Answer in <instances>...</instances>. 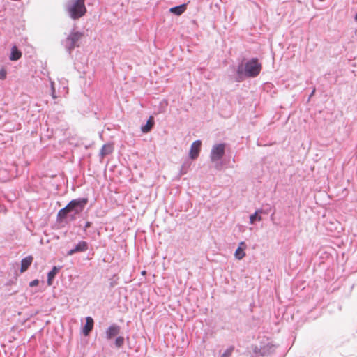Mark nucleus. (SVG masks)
Segmentation results:
<instances>
[{"instance_id": "nucleus-1", "label": "nucleus", "mask_w": 357, "mask_h": 357, "mask_svg": "<svg viewBox=\"0 0 357 357\" xmlns=\"http://www.w3.org/2000/svg\"><path fill=\"white\" fill-rule=\"evenodd\" d=\"M89 199L86 197L72 199L63 208L60 209L56 215L58 222H65L67 218L70 221H75L77 215H79L88 204Z\"/></svg>"}, {"instance_id": "nucleus-2", "label": "nucleus", "mask_w": 357, "mask_h": 357, "mask_svg": "<svg viewBox=\"0 0 357 357\" xmlns=\"http://www.w3.org/2000/svg\"><path fill=\"white\" fill-rule=\"evenodd\" d=\"M262 69V65L257 58H252L245 62L238 65L236 70L234 81L242 82L245 78H254L258 76Z\"/></svg>"}, {"instance_id": "nucleus-3", "label": "nucleus", "mask_w": 357, "mask_h": 357, "mask_svg": "<svg viewBox=\"0 0 357 357\" xmlns=\"http://www.w3.org/2000/svg\"><path fill=\"white\" fill-rule=\"evenodd\" d=\"M252 348L251 357H267L275 351L276 345L268 339H263L259 345H252Z\"/></svg>"}, {"instance_id": "nucleus-4", "label": "nucleus", "mask_w": 357, "mask_h": 357, "mask_svg": "<svg viewBox=\"0 0 357 357\" xmlns=\"http://www.w3.org/2000/svg\"><path fill=\"white\" fill-rule=\"evenodd\" d=\"M84 2L85 0H71L68 2L66 10L72 19L77 20L85 15L86 8Z\"/></svg>"}, {"instance_id": "nucleus-5", "label": "nucleus", "mask_w": 357, "mask_h": 357, "mask_svg": "<svg viewBox=\"0 0 357 357\" xmlns=\"http://www.w3.org/2000/svg\"><path fill=\"white\" fill-rule=\"evenodd\" d=\"M83 36V33L73 30L68 37L63 40L62 44L70 56L72 55V52L75 47H79V42Z\"/></svg>"}, {"instance_id": "nucleus-6", "label": "nucleus", "mask_w": 357, "mask_h": 357, "mask_svg": "<svg viewBox=\"0 0 357 357\" xmlns=\"http://www.w3.org/2000/svg\"><path fill=\"white\" fill-rule=\"evenodd\" d=\"M225 143L215 144L213 146L210 153V158L213 162H218L222 159L225 153Z\"/></svg>"}, {"instance_id": "nucleus-7", "label": "nucleus", "mask_w": 357, "mask_h": 357, "mask_svg": "<svg viewBox=\"0 0 357 357\" xmlns=\"http://www.w3.org/2000/svg\"><path fill=\"white\" fill-rule=\"evenodd\" d=\"M88 249L89 243L86 241H80L73 248L68 251L67 255L71 256L75 253L84 252H86Z\"/></svg>"}, {"instance_id": "nucleus-8", "label": "nucleus", "mask_w": 357, "mask_h": 357, "mask_svg": "<svg viewBox=\"0 0 357 357\" xmlns=\"http://www.w3.org/2000/svg\"><path fill=\"white\" fill-rule=\"evenodd\" d=\"M121 331V327L116 324H111L105 331V338L110 340L116 337Z\"/></svg>"}, {"instance_id": "nucleus-9", "label": "nucleus", "mask_w": 357, "mask_h": 357, "mask_svg": "<svg viewBox=\"0 0 357 357\" xmlns=\"http://www.w3.org/2000/svg\"><path fill=\"white\" fill-rule=\"evenodd\" d=\"M201 146L202 142L200 140H196L192 144L189 153V157L192 160H195L199 156Z\"/></svg>"}, {"instance_id": "nucleus-10", "label": "nucleus", "mask_w": 357, "mask_h": 357, "mask_svg": "<svg viewBox=\"0 0 357 357\" xmlns=\"http://www.w3.org/2000/svg\"><path fill=\"white\" fill-rule=\"evenodd\" d=\"M86 323L82 328V332L84 336H89L93 328L94 321L91 317H86Z\"/></svg>"}, {"instance_id": "nucleus-11", "label": "nucleus", "mask_w": 357, "mask_h": 357, "mask_svg": "<svg viewBox=\"0 0 357 357\" xmlns=\"http://www.w3.org/2000/svg\"><path fill=\"white\" fill-rule=\"evenodd\" d=\"M61 268V266H54L52 270L48 272L47 280V284L48 286H52L53 284L54 279L59 272Z\"/></svg>"}, {"instance_id": "nucleus-12", "label": "nucleus", "mask_w": 357, "mask_h": 357, "mask_svg": "<svg viewBox=\"0 0 357 357\" xmlns=\"http://www.w3.org/2000/svg\"><path fill=\"white\" fill-rule=\"evenodd\" d=\"M33 257L29 255L24 258H23L21 260V266H20V273H22L25 272L28 268L30 267V266L32 264L33 261Z\"/></svg>"}, {"instance_id": "nucleus-13", "label": "nucleus", "mask_w": 357, "mask_h": 357, "mask_svg": "<svg viewBox=\"0 0 357 357\" xmlns=\"http://www.w3.org/2000/svg\"><path fill=\"white\" fill-rule=\"evenodd\" d=\"M187 9V4L183 3L169 8V12L176 16L182 15Z\"/></svg>"}, {"instance_id": "nucleus-14", "label": "nucleus", "mask_w": 357, "mask_h": 357, "mask_svg": "<svg viewBox=\"0 0 357 357\" xmlns=\"http://www.w3.org/2000/svg\"><path fill=\"white\" fill-rule=\"evenodd\" d=\"M154 124H155L154 118L153 116H150L149 118L148 119L146 124L142 126V127H141L142 132L143 133L149 132L152 130Z\"/></svg>"}, {"instance_id": "nucleus-15", "label": "nucleus", "mask_w": 357, "mask_h": 357, "mask_svg": "<svg viewBox=\"0 0 357 357\" xmlns=\"http://www.w3.org/2000/svg\"><path fill=\"white\" fill-rule=\"evenodd\" d=\"M22 56L21 51L15 46H13L10 50L9 59L10 61H17Z\"/></svg>"}, {"instance_id": "nucleus-16", "label": "nucleus", "mask_w": 357, "mask_h": 357, "mask_svg": "<svg viewBox=\"0 0 357 357\" xmlns=\"http://www.w3.org/2000/svg\"><path fill=\"white\" fill-rule=\"evenodd\" d=\"M113 149H114V148H113V146L112 144H104L100 149V158H103L106 155L110 154L111 153H112Z\"/></svg>"}, {"instance_id": "nucleus-17", "label": "nucleus", "mask_w": 357, "mask_h": 357, "mask_svg": "<svg viewBox=\"0 0 357 357\" xmlns=\"http://www.w3.org/2000/svg\"><path fill=\"white\" fill-rule=\"evenodd\" d=\"M244 248L238 247L235 251L234 256L237 259H242L245 256Z\"/></svg>"}, {"instance_id": "nucleus-18", "label": "nucleus", "mask_w": 357, "mask_h": 357, "mask_svg": "<svg viewBox=\"0 0 357 357\" xmlns=\"http://www.w3.org/2000/svg\"><path fill=\"white\" fill-rule=\"evenodd\" d=\"M125 342V338L123 336H116L114 340V346L115 347L120 349L123 347Z\"/></svg>"}, {"instance_id": "nucleus-19", "label": "nucleus", "mask_w": 357, "mask_h": 357, "mask_svg": "<svg viewBox=\"0 0 357 357\" xmlns=\"http://www.w3.org/2000/svg\"><path fill=\"white\" fill-rule=\"evenodd\" d=\"M261 210H257L255 213L252 214L250 216V223L253 224L256 221H260L261 220V217L259 215V213H261Z\"/></svg>"}, {"instance_id": "nucleus-20", "label": "nucleus", "mask_w": 357, "mask_h": 357, "mask_svg": "<svg viewBox=\"0 0 357 357\" xmlns=\"http://www.w3.org/2000/svg\"><path fill=\"white\" fill-rule=\"evenodd\" d=\"M234 349V347H230L229 348L227 349L221 355L220 357H230Z\"/></svg>"}, {"instance_id": "nucleus-21", "label": "nucleus", "mask_w": 357, "mask_h": 357, "mask_svg": "<svg viewBox=\"0 0 357 357\" xmlns=\"http://www.w3.org/2000/svg\"><path fill=\"white\" fill-rule=\"evenodd\" d=\"M6 75H7V71L4 68L1 69L0 70V79L4 80L6 78Z\"/></svg>"}, {"instance_id": "nucleus-22", "label": "nucleus", "mask_w": 357, "mask_h": 357, "mask_svg": "<svg viewBox=\"0 0 357 357\" xmlns=\"http://www.w3.org/2000/svg\"><path fill=\"white\" fill-rule=\"evenodd\" d=\"M51 96L54 99L56 98V91L54 86V82H51Z\"/></svg>"}, {"instance_id": "nucleus-23", "label": "nucleus", "mask_w": 357, "mask_h": 357, "mask_svg": "<svg viewBox=\"0 0 357 357\" xmlns=\"http://www.w3.org/2000/svg\"><path fill=\"white\" fill-rule=\"evenodd\" d=\"M38 284H39V280L38 279H36V280H33L31 282H30L29 286L31 287H33L38 286Z\"/></svg>"}, {"instance_id": "nucleus-24", "label": "nucleus", "mask_w": 357, "mask_h": 357, "mask_svg": "<svg viewBox=\"0 0 357 357\" xmlns=\"http://www.w3.org/2000/svg\"><path fill=\"white\" fill-rule=\"evenodd\" d=\"M115 277H116V275H114L113 276V278H112V280H111V282H110L111 287H114V286H116L117 284V282L114 279Z\"/></svg>"}, {"instance_id": "nucleus-25", "label": "nucleus", "mask_w": 357, "mask_h": 357, "mask_svg": "<svg viewBox=\"0 0 357 357\" xmlns=\"http://www.w3.org/2000/svg\"><path fill=\"white\" fill-rule=\"evenodd\" d=\"M91 224L92 223L91 222H86L85 225L84 227V230L86 231L87 228H89L91 226Z\"/></svg>"}, {"instance_id": "nucleus-26", "label": "nucleus", "mask_w": 357, "mask_h": 357, "mask_svg": "<svg viewBox=\"0 0 357 357\" xmlns=\"http://www.w3.org/2000/svg\"><path fill=\"white\" fill-rule=\"evenodd\" d=\"M238 247H242V248H244V249L246 248L247 245L245 244V243L244 241H241L240 243H239V245Z\"/></svg>"}, {"instance_id": "nucleus-27", "label": "nucleus", "mask_w": 357, "mask_h": 357, "mask_svg": "<svg viewBox=\"0 0 357 357\" xmlns=\"http://www.w3.org/2000/svg\"><path fill=\"white\" fill-rule=\"evenodd\" d=\"M184 165L182 166V169L181 170V174L183 175L186 173V171L184 169Z\"/></svg>"}, {"instance_id": "nucleus-28", "label": "nucleus", "mask_w": 357, "mask_h": 357, "mask_svg": "<svg viewBox=\"0 0 357 357\" xmlns=\"http://www.w3.org/2000/svg\"><path fill=\"white\" fill-rule=\"evenodd\" d=\"M315 91H316V90H315V89H314L312 90V91L311 92V93H310V96H309V98H308L309 100H310V98L314 96V93H315Z\"/></svg>"}, {"instance_id": "nucleus-29", "label": "nucleus", "mask_w": 357, "mask_h": 357, "mask_svg": "<svg viewBox=\"0 0 357 357\" xmlns=\"http://www.w3.org/2000/svg\"><path fill=\"white\" fill-rule=\"evenodd\" d=\"M220 168V165H219L218 164L216 165V169H219Z\"/></svg>"}, {"instance_id": "nucleus-30", "label": "nucleus", "mask_w": 357, "mask_h": 357, "mask_svg": "<svg viewBox=\"0 0 357 357\" xmlns=\"http://www.w3.org/2000/svg\"><path fill=\"white\" fill-rule=\"evenodd\" d=\"M354 19H355L356 21H357V13L355 15Z\"/></svg>"}, {"instance_id": "nucleus-31", "label": "nucleus", "mask_w": 357, "mask_h": 357, "mask_svg": "<svg viewBox=\"0 0 357 357\" xmlns=\"http://www.w3.org/2000/svg\"><path fill=\"white\" fill-rule=\"evenodd\" d=\"M145 273H146V271H143L142 272V275H144Z\"/></svg>"}]
</instances>
